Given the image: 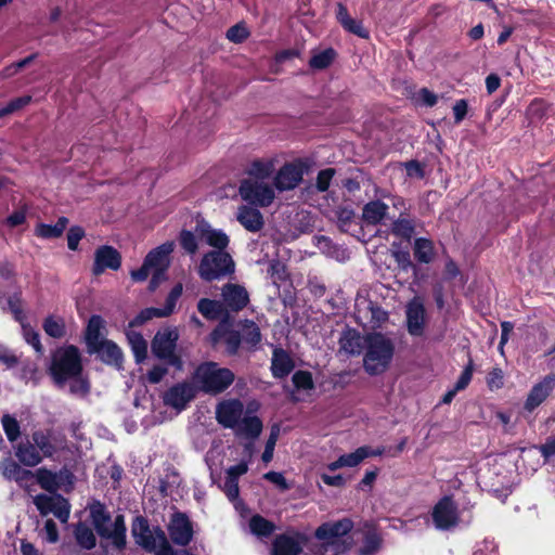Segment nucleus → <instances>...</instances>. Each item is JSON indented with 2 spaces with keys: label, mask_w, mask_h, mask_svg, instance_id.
<instances>
[{
  "label": "nucleus",
  "mask_w": 555,
  "mask_h": 555,
  "mask_svg": "<svg viewBox=\"0 0 555 555\" xmlns=\"http://www.w3.org/2000/svg\"><path fill=\"white\" fill-rule=\"evenodd\" d=\"M352 528L353 522L349 518H344L334 522H325L317 529L315 539L350 542L348 533Z\"/></svg>",
  "instance_id": "dca6fc26"
},
{
  "label": "nucleus",
  "mask_w": 555,
  "mask_h": 555,
  "mask_svg": "<svg viewBox=\"0 0 555 555\" xmlns=\"http://www.w3.org/2000/svg\"><path fill=\"white\" fill-rule=\"evenodd\" d=\"M245 344L254 347L261 340V333L259 326L249 320H245L241 324V335Z\"/></svg>",
  "instance_id": "ea45409f"
},
{
  "label": "nucleus",
  "mask_w": 555,
  "mask_h": 555,
  "mask_svg": "<svg viewBox=\"0 0 555 555\" xmlns=\"http://www.w3.org/2000/svg\"><path fill=\"white\" fill-rule=\"evenodd\" d=\"M520 460L529 472H537L544 464L538 447L524 448L520 451Z\"/></svg>",
  "instance_id": "58836bf2"
},
{
  "label": "nucleus",
  "mask_w": 555,
  "mask_h": 555,
  "mask_svg": "<svg viewBox=\"0 0 555 555\" xmlns=\"http://www.w3.org/2000/svg\"><path fill=\"white\" fill-rule=\"evenodd\" d=\"M91 350L96 352L103 362L117 367L121 366L122 351L114 341L107 339L102 340V343L94 346Z\"/></svg>",
  "instance_id": "b1692460"
},
{
  "label": "nucleus",
  "mask_w": 555,
  "mask_h": 555,
  "mask_svg": "<svg viewBox=\"0 0 555 555\" xmlns=\"http://www.w3.org/2000/svg\"><path fill=\"white\" fill-rule=\"evenodd\" d=\"M223 491L230 501H236L240 494L238 480L227 476L223 485Z\"/></svg>",
  "instance_id": "69168bd1"
},
{
  "label": "nucleus",
  "mask_w": 555,
  "mask_h": 555,
  "mask_svg": "<svg viewBox=\"0 0 555 555\" xmlns=\"http://www.w3.org/2000/svg\"><path fill=\"white\" fill-rule=\"evenodd\" d=\"M15 456L23 465L29 467H34L42 461L41 453L38 451L35 443L29 441L17 444L15 448Z\"/></svg>",
  "instance_id": "c85d7f7f"
},
{
  "label": "nucleus",
  "mask_w": 555,
  "mask_h": 555,
  "mask_svg": "<svg viewBox=\"0 0 555 555\" xmlns=\"http://www.w3.org/2000/svg\"><path fill=\"white\" fill-rule=\"evenodd\" d=\"M171 541L180 546H186L193 539V526L186 515L176 513L168 525Z\"/></svg>",
  "instance_id": "2eb2a0df"
},
{
  "label": "nucleus",
  "mask_w": 555,
  "mask_h": 555,
  "mask_svg": "<svg viewBox=\"0 0 555 555\" xmlns=\"http://www.w3.org/2000/svg\"><path fill=\"white\" fill-rule=\"evenodd\" d=\"M340 350L349 354H360L366 346V335L361 336L356 330H347L339 339Z\"/></svg>",
  "instance_id": "a878e982"
},
{
  "label": "nucleus",
  "mask_w": 555,
  "mask_h": 555,
  "mask_svg": "<svg viewBox=\"0 0 555 555\" xmlns=\"http://www.w3.org/2000/svg\"><path fill=\"white\" fill-rule=\"evenodd\" d=\"M406 328L412 336H422L426 326V311L421 297H414L405 309Z\"/></svg>",
  "instance_id": "ddd939ff"
},
{
  "label": "nucleus",
  "mask_w": 555,
  "mask_h": 555,
  "mask_svg": "<svg viewBox=\"0 0 555 555\" xmlns=\"http://www.w3.org/2000/svg\"><path fill=\"white\" fill-rule=\"evenodd\" d=\"M90 515L98 533L102 538L111 540L113 545L119 550L126 545V526L122 515L116 516L112 521L105 507L99 502L90 506Z\"/></svg>",
  "instance_id": "39448f33"
},
{
  "label": "nucleus",
  "mask_w": 555,
  "mask_h": 555,
  "mask_svg": "<svg viewBox=\"0 0 555 555\" xmlns=\"http://www.w3.org/2000/svg\"><path fill=\"white\" fill-rule=\"evenodd\" d=\"M222 299L225 307L232 311H240L249 301L246 288L238 284L228 283L222 287Z\"/></svg>",
  "instance_id": "aec40b11"
},
{
  "label": "nucleus",
  "mask_w": 555,
  "mask_h": 555,
  "mask_svg": "<svg viewBox=\"0 0 555 555\" xmlns=\"http://www.w3.org/2000/svg\"><path fill=\"white\" fill-rule=\"evenodd\" d=\"M68 224V219L61 217L55 224L40 223L35 229V234L42 238L60 237Z\"/></svg>",
  "instance_id": "f704fd0d"
},
{
  "label": "nucleus",
  "mask_w": 555,
  "mask_h": 555,
  "mask_svg": "<svg viewBox=\"0 0 555 555\" xmlns=\"http://www.w3.org/2000/svg\"><path fill=\"white\" fill-rule=\"evenodd\" d=\"M179 238L182 248L186 253L194 255L197 251L198 245L196 235L194 233H192L191 231L183 230L181 231Z\"/></svg>",
  "instance_id": "5fc2aeb1"
},
{
  "label": "nucleus",
  "mask_w": 555,
  "mask_h": 555,
  "mask_svg": "<svg viewBox=\"0 0 555 555\" xmlns=\"http://www.w3.org/2000/svg\"><path fill=\"white\" fill-rule=\"evenodd\" d=\"M127 339L137 363L143 362L147 357V343L143 336L134 331L127 332Z\"/></svg>",
  "instance_id": "72a5a7b5"
},
{
  "label": "nucleus",
  "mask_w": 555,
  "mask_h": 555,
  "mask_svg": "<svg viewBox=\"0 0 555 555\" xmlns=\"http://www.w3.org/2000/svg\"><path fill=\"white\" fill-rule=\"evenodd\" d=\"M31 438L38 451L46 457H51L62 448V441H59L55 437L42 430L33 433Z\"/></svg>",
  "instance_id": "cd10ccee"
},
{
  "label": "nucleus",
  "mask_w": 555,
  "mask_h": 555,
  "mask_svg": "<svg viewBox=\"0 0 555 555\" xmlns=\"http://www.w3.org/2000/svg\"><path fill=\"white\" fill-rule=\"evenodd\" d=\"M351 542L335 540H317L310 547L312 555H346Z\"/></svg>",
  "instance_id": "bb28decb"
},
{
  "label": "nucleus",
  "mask_w": 555,
  "mask_h": 555,
  "mask_svg": "<svg viewBox=\"0 0 555 555\" xmlns=\"http://www.w3.org/2000/svg\"><path fill=\"white\" fill-rule=\"evenodd\" d=\"M49 372L59 387H63L69 378L77 377L82 372L78 348L75 346L59 348L52 356Z\"/></svg>",
  "instance_id": "20e7f679"
},
{
  "label": "nucleus",
  "mask_w": 555,
  "mask_h": 555,
  "mask_svg": "<svg viewBox=\"0 0 555 555\" xmlns=\"http://www.w3.org/2000/svg\"><path fill=\"white\" fill-rule=\"evenodd\" d=\"M248 37V31L243 25H234L227 31V38L232 42H242Z\"/></svg>",
  "instance_id": "0e129e2a"
},
{
  "label": "nucleus",
  "mask_w": 555,
  "mask_h": 555,
  "mask_svg": "<svg viewBox=\"0 0 555 555\" xmlns=\"http://www.w3.org/2000/svg\"><path fill=\"white\" fill-rule=\"evenodd\" d=\"M274 172V163L271 159H258L250 164L246 179L268 181Z\"/></svg>",
  "instance_id": "2f4dec72"
},
{
  "label": "nucleus",
  "mask_w": 555,
  "mask_h": 555,
  "mask_svg": "<svg viewBox=\"0 0 555 555\" xmlns=\"http://www.w3.org/2000/svg\"><path fill=\"white\" fill-rule=\"evenodd\" d=\"M2 428L9 441L14 442L21 435L20 423L17 420L10 415L4 414L1 418Z\"/></svg>",
  "instance_id": "37998d69"
},
{
  "label": "nucleus",
  "mask_w": 555,
  "mask_h": 555,
  "mask_svg": "<svg viewBox=\"0 0 555 555\" xmlns=\"http://www.w3.org/2000/svg\"><path fill=\"white\" fill-rule=\"evenodd\" d=\"M414 257L418 262L429 263L435 258L434 243L424 237L416 238L413 246Z\"/></svg>",
  "instance_id": "473e14b6"
},
{
  "label": "nucleus",
  "mask_w": 555,
  "mask_h": 555,
  "mask_svg": "<svg viewBox=\"0 0 555 555\" xmlns=\"http://www.w3.org/2000/svg\"><path fill=\"white\" fill-rule=\"evenodd\" d=\"M3 475L8 478H13L15 480H21L25 476H33L29 470H24L21 468L18 464L13 461H7L2 464Z\"/></svg>",
  "instance_id": "09e8293b"
},
{
  "label": "nucleus",
  "mask_w": 555,
  "mask_h": 555,
  "mask_svg": "<svg viewBox=\"0 0 555 555\" xmlns=\"http://www.w3.org/2000/svg\"><path fill=\"white\" fill-rule=\"evenodd\" d=\"M85 232L80 227H73L69 229L67 233V245L72 250H76L79 244V241L83 237Z\"/></svg>",
  "instance_id": "338daca9"
},
{
  "label": "nucleus",
  "mask_w": 555,
  "mask_h": 555,
  "mask_svg": "<svg viewBox=\"0 0 555 555\" xmlns=\"http://www.w3.org/2000/svg\"><path fill=\"white\" fill-rule=\"evenodd\" d=\"M43 330L49 336L61 338L65 334V323L61 318L48 317L43 322Z\"/></svg>",
  "instance_id": "c03bdc74"
},
{
  "label": "nucleus",
  "mask_w": 555,
  "mask_h": 555,
  "mask_svg": "<svg viewBox=\"0 0 555 555\" xmlns=\"http://www.w3.org/2000/svg\"><path fill=\"white\" fill-rule=\"evenodd\" d=\"M388 205L380 201H371L362 209V219L366 224L376 225L386 217Z\"/></svg>",
  "instance_id": "c756f323"
},
{
  "label": "nucleus",
  "mask_w": 555,
  "mask_h": 555,
  "mask_svg": "<svg viewBox=\"0 0 555 555\" xmlns=\"http://www.w3.org/2000/svg\"><path fill=\"white\" fill-rule=\"evenodd\" d=\"M555 388V374H548L535 383L527 395L524 409L528 412L534 411L541 405Z\"/></svg>",
  "instance_id": "4468645a"
},
{
  "label": "nucleus",
  "mask_w": 555,
  "mask_h": 555,
  "mask_svg": "<svg viewBox=\"0 0 555 555\" xmlns=\"http://www.w3.org/2000/svg\"><path fill=\"white\" fill-rule=\"evenodd\" d=\"M370 456L369 447H360L354 452L339 456L343 467H354Z\"/></svg>",
  "instance_id": "79ce46f5"
},
{
  "label": "nucleus",
  "mask_w": 555,
  "mask_h": 555,
  "mask_svg": "<svg viewBox=\"0 0 555 555\" xmlns=\"http://www.w3.org/2000/svg\"><path fill=\"white\" fill-rule=\"evenodd\" d=\"M216 418L225 428L233 429L237 437L255 440L262 431V422L250 411H245L236 399L224 400L216 408Z\"/></svg>",
  "instance_id": "f257e3e1"
},
{
  "label": "nucleus",
  "mask_w": 555,
  "mask_h": 555,
  "mask_svg": "<svg viewBox=\"0 0 555 555\" xmlns=\"http://www.w3.org/2000/svg\"><path fill=\"white\" fill-rule=\"evenodd\" d=\"M211 341L218 344L224 341L230 353H235L241 343L237 332L230 331L227 322L220 323L210 335Z\"/></svg>",
  "instance_id": "393cba45"
},
{
  "label": "nucleus",
  "mask_w": 555,
  "mask_h": 555,
  "mask_svg": "<svg viewBox=\"0 0 555 555\" xmlns=\"http://www.w3.org/2000/svg\"><path fill=\"white\" fill-rule=\"evenodd\" d=\"M334 176H335V170L333 168H326V169L321 170L317 177L318 191L325 192L328 189Z\"/></svg>",
  "instance_id": "bf43d9fd"
},
{
  "label": "nucleus",
  "mask_w": 555,
  "mask_h": 555,
  "mask_svg": "<svg viewBox=\"0 0 555 555\" xmlns=\"http://www.w3.org/2000/svg\"><path fill=\"white\" fill-rule=\"evenodd\" d=\"M395 343L382 333L366 335L363 367L369 375H379L386 372L393 359Z\"/></svg>",
  "instance_id": "f03ea898"
},
{
  "label": "nucleus",
  "mask_w": 555,
  "mask_h": 555,
  "mask_svg": "<svg viewBox=\"0 0 555 555\" xmlns=\"http://www.w3.org/2000/svg\"><path fill=\"white\" fill-rule=\"evenodd\" d=\"M487 386L493 390H499L504 386V372L500 367H493L487 376Z\"/></svg>",
  "instance_id": "4d7b16f0"
},
{
  "label": "nucleus",
  "mask_w": 555,
  "mask_h": 555,
  "mask_svg": "<svg viewBox=\"0 0 555 555\" xmlns=\"http://www.w3.org/2000/svg\"><path fill=\"white\" fill-rule=\"evenodd\" d=\"M104 327V320L100 315H92L86 330V340L90 349L102 343L101 331Z\"/></svg>",
  "instance_id": "e433bc0d"
},
{
  "label": "nucleus",
  "mask_w": 555,
  "mask_h": 555,
  "mask_svg": "<svg viewBox=\"0 0 555 555\" xmlns=\"http://www.w3.org/2000/svg\"><path fill=\"white\" fill-rule=\"evenodd\" d=\"M75 538L77 543L86 550H91L95 546L96 539L92 529L83 524L76 526Z\"/></svg>",
  "instance_id": "a19ab883"
},
{
  "label": "nucleus",
  "mask_w": 555,
  "mask_h": 555,
  "mask_svg": "<svg viewBox=\"0 0 555 555\" xmlns=\"http://www.w3.org/2000/svg\"><path fill=\"white\" fill-rule=\"evenodd\" d=\"M182 285L181 284H177L172 289L171 292L169 293L167 299H166V305L165 307L163 308V314H171L173 309H175V306H176V302L178 300V298L181 296L182 294Z\"/></svg>",
  "instance_id": "052dcab7"
},
{
  "label": "nucleus",
  "mask_w": 555,
  "mask_h": 555,
  "mask_svg": "<svg viewBox=\"0 0 555 555\" xmlns=\"http://www.w3.org/2000/svg\"><path fill=\"white\" fill-rule=\"evenodd\" d=\"M236 220L245 230L253 233L259 232L264 225L263 216L260 210L248 205L237 207Z\"/></svg>",
  "instance_id": "5701e85b"
},
{
  "label": "nucleus",
  "mask_w": 555,
  "mask_h": 555,
  "mask_svg": "<svg viewBox=\"0 0 555 555\" xmlns=\"http://www.w3.org/2000/svg\"><path fill=\"white\" fill-rule=\"evenodd\" d=\"M392 233L403 238H411L414 233V224L411 220L399 218L392 224Z\"/></svg>",
  "instance_id": "de8ad7c7"
},
{
  "label": "nucleus",
  "mask_w": 555,
  "mask_h": 555,
  "mask_svg": "<svg viewBox=\"0 0 555 555\" xmlns=\"http://www.w3.org/2000/svg\"><path fill=\"white\" fill-rule=\"evenodd\" d=\"M135 543L155 555H172V547L160 529L151 530L143 518H137L132 525Z\"/></svg>",
  "instance_id": "423d86ee"
},
{
  "label": "nucleus",
  "mask_w": 555,
  "mask_h": 555,
  "mask_svg": "<svg viewBox=\"0 0 555 555\" xmlns=\"http://www.w3.org/2000/svg\"><path fill=\"white\" fill-rule=\"evenodd\" d=\"M234 382V374L215 362L198 365L193 374V384L202 391L217 395L224 391Z\"/></svg>",
  "instance_id": "7ed1b4c3"
},
{
  "label": "nucleus",
  "mask_w": 555,
  "mask_h": 555,
  "mask_svg": "<svg viewBox=\"0 0 555 555\" xmlns=\"http://www.w3.org/2000/svg\"><path fill=\"white\" fill-rule=\"evenodd\" d=\"M121 264V256L117 249L112 246H101L94 253L93 274L100 275L106 269L118 270Z\"/></svg>",
  "instance_id": "f3484780"
},
{
  "label": "nucleus",
  "mask_w": 555,
  "mask_h": 555,
  "mask_svg": "<svg viewBox=\"0 0 555 555\" xmlns=\"http://www.w3.org/2000/svg\"><path fill=\"white\" fill-rule=\"evenodd\" d=\"M243 201L259 207L270 206L275 198V191L268 181L243 179L238 186Z\"/></svg>",
  "instance_id": "6e6552de"
},
{
  "label": "nucleus",
  "mask_w": 555,
  "mask_h": 555,
  "mask_svg": "<svg viewBox=\"0 0 555 555\" xmlns=\"http://www.w3.org/2000/svg\"><path fill=\"white\" fill-rule=\"evenodd\" d=\"M167 314H163V309L158 308H146L142 310L130 323L129 326H139L147 322L153 318H164Z\"/></svg>",
  "instance_id": "3c124183"
},
{
  "label": "nucleus",
  "mask_w": 555,
  "mask_h": 555,
  "mask_svg": "<svg viewBox=\"0 0 555 555\" xmlns=\"http://www.w3.org/2000/svg\"><path fill=\"white\" fill-rule=\"evenodd\" d=\"M69 391L70 393L79 397L86 396L90 390V384L87 378H85L81 373L74 378H69Z\"/></svg>",
  "instance_id": "864d4df0"
},
{
  "label": "nucleus",
  "mask_w": 555,
  "mask_h": 555,
  "mask_svg": "<svg viewBox=\"0 0 555 555\" xmlns=\"http://www.w3.org/2000/svg\"><path fill=\"white\" fill-rule=\"evenodd\" d=\"M431 517L437 529L454 527L459 522L457 506L450 496H444L434 506Z\"/></svg>",
  "instance_id": "f8f14e48"
},
{
  "label": "nucleus",
  "mask_w": 555,
  "mask_h": 555,
  "mask_svg": "<svg viewBox=\"0 0 555 555\" xmlns=\"http://www.w3.org/2000/svg\"><path fill=\"white\" fill-rule=\"evenodd\" d=\"M380 545V539L376 534H369L365 538L363 546L360 548L361 555L374 554Z\"/></svg>",
  "instance_id": "e2e57ef3"
},
{
  "label": "nucleus",
  "mask_w": 555,
  "mask_h": 555,
  "mask_svg": "<svg viewBox=\"0 0 555 555\" xmlns=\"http://www.w3.org/2000/svg\"><path fill=\"white\" fill-rule=\"evenodd\" d=\"M293 383L298 390L310 391L314 387L312 375L307 371H297L293 375Z\"/></svg>",
  "instance_id": "8fccbe9b"
},
{
  "label": "nucleus",
  "mask_w": 555,
  "mask_h": 555,
  "mask_svg": "<svg viewBox=\"0 0 555 555\" xmlns=\"http://www.w3.org/2000/svg\"><path fill=\"white\" fill-rule=\"evenodd\" d=\"M473 371H474L473 361L469 360L467 365L464 367L463 372L461 373L459 379L456 380V383L454 385V388L456 390L461 391L468 386V384L470 383L472 377H473Z\"/></svg>",
  "instance_id": "680f3d73"
},
{
  "label": "nucleus",
  "mask_w": 555,
  "mask_h": 555,
  "mask_svg": "<svg viewBox=\"0 0 555 555\" xmlns=\"http://www.w3.org/2000/svg\"><path fill=\"white\" fill-rule=\"evenodd\" d=\"M33 502L42 516L53 514L60 521L67 522L70 504L61 494H38L34 496Z\"/></svg>",
  "instance_id": "9b49d317"
},
{
  "label": "nucleus",
  "mask_w": 555,
  "mask_h": 555,
  "mask_svg": "<svg viewBox=\"0 0 555 555\" xmlns=\"http://www.w3.org/2000/svg\"><path fill=\"white\" fill-rule=\"evenodd\" d=\"M369 309L371 313V319L369 323L372 328L380 327L384 323L388 321V312L382 309L380 307L373 306L372 304H370Z\"/></svg>",
  "instance_id": "6e6d98bb"
},
{
  "label": "nucleus",
  "mask_w": 555,
  "mask_h": 555,
  "mask_svg": "<svg viewBox=\"0 0 555 555\" xmlns=\"http://www.w3.org/2000/svg\"><path fill=\"white\" fill-rule=\"evenodd\" d=\"M196 235L215 250L224 251L230 242L229 236L222 230L214 229L206 222L197 224Z\"/></svg>",
  "instance_id": "4be33fe9"
},
{
  "label": "nucleus",
  "mask_w": 555,
  "mask_h": 555,
  "mask_svg": "<svg viewBox=\"0 0 555 555\" xmlns=\"http://www.w3.org/2000/svg\"><path fill=\"white\" fill-rule=\"evenodd\" d=\"M195 385L181 383L169 388L164 395L166 405L181 411L195 397Z\"/></svg>",
  "instance_id": "a211bd4d"
},
{
  "label": "nucleus",
  "mask_w": 555,
  "mask_h": 555,
  "mask_svg": "<svg viewBox=\"0 0 555 555\" xmlns=\"http://www.w3.org/2000/svg\"><path fill=\"white\" fill-rule=\"evenodd\" d=\"M37 481L42 489L47 491H54L57 482L55 475L47 469H38L36 473Z\"/></svg>",
  "instance_id": "603ef678"
},
{
  "label": "nucleus",
  "mask_w": 555,
  "mask_h": 555,
  "mask_svg": "<svg viewBox=\"0 0 555 555\" xmlns=\"http://www.w3.org/2000/svg\"><path fill=\"white\" fill-rule=\"evenodd\" d=\"M178 338L179 334L176 328L157 332L152 341V352L156 358L166 360L169 365L181 370L182 360L175 352Z\"/></svg>",
  "instance_id": "1a4fd4ad"
},
{
  "label": "nucleus",
  "mask_w": 555,
  "mask_h": 555,
  "mask_svg": "<svg viewBox=\"0 0 555 555\" xmlns=\"http://www.w3.org/2000/svg\"><path fill=\"white\" fill-rule=\"evenodd\" d=\"M234 272L232 257L221 250L206 253L199 263L198 274L205 281L220 280Z\"/></svg>",
  "instance_id": "0eeeda50"
},
{
  "label": "nucleus",
  "mask_w": 555,
  "mask_h": 555,
  "mask_svg": "<svg viewBox=\"0 0 555 555\" xmlns=\"http://www.w3.org/2000/svg\"><path fill=\"white\" fill-rule=\"evenodd\" d=\"M249 531L258 538H268L275 530L273 522L260 515H254L248 522Z\"/></svg>",
  "instance_id": "4c0bfd02"
},
{
  "label": "nucleus",
  "mask_w": 555,
  "mask_h": 555,
  "mask_svg": "<svg viewBox=\"0 0 555 555\" xmlns=\"http://www.w3.org/2000/svg\"><path fill=\"white\" fill-rule=\"evenodd\" d=\"M335 57V52L333 49H326L322 52L314 54L309 64L312 68L323 69L330 66Z\"/></svg>",
  "instance_id": "49530a36"
},
{
  "label": "nucleus",
  "mask_w": 555,
  "mask_h": 555,
  "mask_svg": "<svg viewBox=\"0 0 555 555\" xmlns=\"http://www.w3.org/2000/svg\"><path fill=\"white\" fill-rule=\"evenodd\" d=\"M294 369L291 356L283 349H275L272 356L271 370L274 377L282 378Z\"/></svg>",
  "instance_id": "7c9ffc66"
},
{
  "label": "nucleus",
  "mask_w": 555,
  "mask_h": 555,
  "mask_svg": "<svg viewBox=\"0 0 555 555\" xmlns=\"http://www.w3.org/2000/svg\"><path fill=\"white\" fill-rule=\"evenodd\" d=\"M30 102H31L30 95H24V96L13 99L5 106L0 108V119L8 115L14 114V113L23 109Z\"/></svg>",
  "instance_id": "a18cd8bd"
},
{
  "label": "nucleus",
  "mask_w": 555,
  "mask_h": 555,
  "mask_svg": "<svg viewBox=\"0 0 555 555\" xmlns=\"http://www.w3.org/2000/svg\"><path fill=\"white\" fill-rule=\"evenodd\" d=\"M23 328V336L25 340L34 347V349L41 353L42 352V345L40 343L39 334L30 326L24 325Z\"/></svg>",
  "instance_id": "13d9d810"
},
{
  "label": "nucleus",
  "mask_w": 555,
  "mask_h": 555,
  "mask_svg": "<svg viewBox=\"0 0 555 555\" xmlns=\"http://www.w3.org/2000/svg\"><path fill=\"white\" fill-rule=\"evenodd\" d=\"M304 535L286 533L278 535L272 544V555H298L302 550Z\"/></svg>",
  "instance_id": "412c9836"
},
{
  "label": "nucleus",
  "mask_w": 555,
  "mask_h": 555,
  "mask_svg": "<svg viewBox=\"0 0 555 555\" xmlns=\"http://www.w3.org/2000/svg\"><path fill=\"white\" fill-rule=\"evenodd\" d=\"M175 249V242L168 241L152 249L145 257L146 266H151L153 276L150 282V289L154 291L166 278V271L169 267V256Z\"/></svg>",
  "instance_id": "9d476101"
},
{
  "label": "nucleus",
  "mask_w": 555,
  "mask_h": 555,
  "mask_svg": "<svg viewBox=\"0 0 555 555\" xmlns=\"http://www.w3.org/2000/svg\"><path fill=\"white\" fill-rule=\"evenodd\" d=\"M304 171L297 164H285L274 177V185L280 191L295 189L302 180Z\"/></svg>",
  "instance_id": "6ab92c4d"
},
{
  "label": "nucleus",
  "mask_w": 555,
  "mask_h": 555,
  "mask_svg": "<svg viewBox=\"0 0 555 555\" xmlns=\"http://www.w3.org/2000/svg\"><path fill=\"white\" fill-rule=\"evenodd\" d=\"M225 305L218 300L203 298L197 304L198 312L207 320H217L224 312Z\"/></svg>",
  "instance_id": "c9c22d12"
},
{
  "label": "nucleus",
  "mask_w": 555,
  "mask_h": 555,
  "mask_svg": "<svg viewBox=\"0 0 555 555\" xmlns=\"http://www.w3.org/2000/svg\"><path fill=\"white\" fill-rule=\"evenodd\" d=\"M542 460L546 463L553 455H555V438L548 437L542 446L538 447Z\"/></svg>",
  "instance_id": "774afa93"
}]
</instances>
